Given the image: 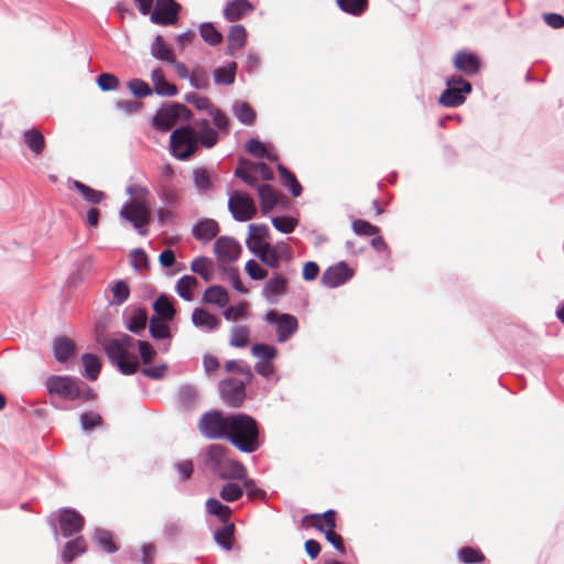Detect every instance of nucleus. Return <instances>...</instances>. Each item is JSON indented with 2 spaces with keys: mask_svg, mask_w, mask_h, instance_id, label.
<instances>
[{
  "mask_svg": "<svg viewBox=\"0 0 564 564\" xmlns=\"http://www.w3.org/2000/svg\"><path fill=\"white\" fill-rule=\"evenodd\" d=\"M226 438L240 452H256L260 446L257 421L245 413L230 414Z\"/></svg>",
  "mask_w": 564,
  "mask_h": 564,
  "instance_id": "nucleus-1",
  "label": "nucleus"
},
{
  "mask_svg": "<svg viewBox=\"0 0 564 564\" xmlns=\"http://www.w3.org/2000/svg\"><path fill=\"white\" fill-rule=\"evenodd\" d=\"M134 343L131 336L122 334L118 338L106 340L104 344V349L109 360L116 365L123 375H133L139 368L137 355L130 352Z\"/></svg>",
  "mask_w": 564,
  "mask_h": 564,
  "instance_id": "nucleus-2",
  "label": "nucleus"
},
{
  "mask_svg": "<svg viewBox=\"0 0 564 564\" xmlns=\"http://www.w3.org/2000/svg\"><path fill=\"white\" fill-rule=\"evenodd\" d=\"M45 386L50 394H57L66 400H91L95 397L89 387L68 376H51Z\"/></svg>",
  "mask_w": 564,
  "mask_h": 564,
  "instance_id": "nucleus-3",
  "label": "nucleus"
},
{
  "mask_svg": "<svg viewBox=\"0 0 564 564\" xmlns=\"http://www.w3.org/2000/svg\"><path fill=\"white\" fill-rule=\"evenodd\" d=\"M170 147L173 156L187 160L197 151V131L189 126L175 129L170 137Z\"/></svg>",
  "mask_w": 564,
  "mask_h": 564,
  "instance_id": "nucleus-4",
  "label": "nucleus"
},
{
  "mask_svg": "<svg viewBox=\"0 0 564 564\" xmlns=\"http://www.w3.org/2000/svg\"><path fill=\"white\" fill-rule=\"evenodd\" d=\"M229 421L230 415H224L220 411L212 410L200 416L197 429L208 440H224L228 434Z\"/></svg>",
  "mask_w": 564,
  "mask_h": 564,
  "instance_id": "nucleus-5",
  "label": "nucleus"
},
{
  "mask_svg": "<svg viewBox=\"0 0 564 564\" xmlns=\"http://www.w3.org/2000/svg\"><path fill=\"white\" fill-rule=\"evenodd\" d=\"M120 217L129 221L141 236L148 234L147 226L151 221V213L144 202L130 200L119 213Z\"/></svg>",
  "mask_w": 564,
  "mask_h": 564,
  "instance_id": "nucleus-6",
  "label": "nucleus"
},
{
  "mask_svg": "<svg viewBox=\"0 0 564 564\" xmlns=\"http://www.w3.org/2000/svg\"><path fill=\"white\" fill-rule=\"evenodd\" d=\"M228 209L232 218L240 223L251 220L257 215L253 198L242 191H234L229 195Z\"/></svg>",
  "mask_w": 564,
  "mask_h": 564,
  "instance_id": "nucleus-7",
  "label": "nucleus"
},
{
  "mask_svg": "<svg viewBox=\"0 0 564 564\" xmlns=\"http://www.w3.org/2000/svg\"><path fill=\"white\" fill-rule=\"evenodd\" d=\"M447 88L441 94L438 102L445 107H458L471 91V85L462 76H453L446 80Z\"/></svg>",
  "mask_w": 564,
  "mask_h": 564,
  "instance_id": "nucleus-8",
  "label": "nucleus"
},
{
  "mask_svg": "<svg viewBox=\"0 0 564 564\" xmlns=\"http://www.w3.org/2000/svg\"><path fill=\"white\" fill-rule=\"evenodd\" d=\"M265 321L275 325L279 343H285L299 329L297 318L291 314L269 311L265 314Z\"/></svg>",
  "mask_w": 564,
  "mask_h": 564,
  "instance_id": "nucleus-9",
  "label": "nucleus"
},
{
  "mask_svg": "<svg viewBox=\"0 0 564 564\" xmlns=\"http://www.w3.org/2000/svg\"><path fill=\"white\" fill-rule=\"evenodd\" d=\"M181 9V4L175 0H156L150 20L158 25H174L178 21Z\"/></svg>",
  "mask_w": 564,
  "mask_h": 564,
  "instance_id": "nucleus-10",
  "label": "nucleus"
},
{
  "mask_svg": "<svg viewBox=\"0 0 564 564\" xmlns=\"http://www.w3.org/2000/svg\"><path fill=\"white\" fill-rule=\"evenodd\" d=\"M251 251L257 254L261 262L273 269L279 268L281 254H290L291 252L288 245L272 247L270 243L251 246Z\"/></svg>",
  "mask_w": 564,
  "mask_h": 564,
  "instance_id": "nucleus-11",
  "label": "nucleus"
},
{
  "mask_svg": "<svg viewBox=\"0 0 564 564\" xmlns=\"http://www.w3.org/2000/svg\"><path fill=\"white\" fill-rule=\"evenodd\" d=\"M183 113H189V110L181 104L161 108L154 116L152 124L158 130L167 131L176 123L177 118Z\"/></svg>",
  "mask_w": 564,
  "mask_h": 564,
  "instance_id": "nucleus-12",
  "label": "nucleus"
},
{
  "mask_svg": "<svg viewBox=\"0 0 564 564\" xmlns=\"http://www.w3.org/2000/svg\"><path fill=\"white\" fill-rule=\"evenodd\" d=\"M352 275L354 270L349 268L346 262L341 261L327 268L321 281L323 285L333 289L346 283Z\"/></svg>",
  "mask_w": 564,
  "mask_h": 564,
  "instance_id": "nucleus-13",
  "label": "nucleus"
},
{
  "mask_svg": "<svg viewBox=\"0 0 564 564\" xmlns=\"http://www.w3.org/2000/svg\"><path fill=\"white\" fill-rule=\"evenodd\" d=\"M58 522L62 534L65 538H69L75 533L83 530L85 524L84 517L74 509L64 508L61 509L58 514Z\"/></svg>",
  "mask_w": 564,
  "mask_h": 564,
  "instance_id": "nucleus-14",
  "label": "nucleus"
},
{
  "mask_svg": "<svg viewBox=\"0 0 564 564\" xmlns=\"http://www.w3.org/2000/svg\"><path fill=\"white\" fill-rule=\"evenodd\" d=\"M223 400L232 408H238L245 400V383L237 379H227L220 382Z\"/></svg>",
  "mask_w": 564,
  "mask_h": 564,
  "instance_id": "nucleus-15",
  "label": "nucleus"
},
{
  "mask_svg": "<svg viewBox=\"0 0 564 564\" xmlns=\"http://www.w3.org/2000/svg\"><path fill=\"white\" fill-rule=\"evenodd\" d=\"M215 253L218 259L224 262H234L236 261L242 249L241 246L234 238L230 237H219L215 242Z\"/></svg>",
  "mask_w": 564,
  "mask_h": 564,
  "instance_id": "nucleus-16",
  "label": "nucleus"
},
{
  "mask_svg": "<svg viewBox=\"0 0 564 564\" xmlns=\"http://www.w3.org/2000/svg\"><path fill=\"white\" fill-rule=\"evenodd\" d=\"M453 65L457 70L464 73L465 75L473 76L479 72L481 67V61L476 54L471 52L459 51L453 57Z\"/></svg>",
  "mask_w": 564,
  "mask_h": 564,
  "instance_id": "nucleus-17",
  "label": "nucleus"
},
{
  "mask_svg": "<svg viewBox=\"0 0 564 564\" xmlns=\"http://www.w3.org/2000/svg\"><path fill=\"white\" fill-rule=\"evenodd\" d=\"M336 511L330 509L324 513L307 514L302 521L307 522L311 527L325 534L336 529Z\"/></svg>",
  "mask_w": 564,
  "mask_h": 564,
  "instance_id": "nucleus-18",
  "label": "nucleus"
},
{
  "mask_svg": "<svg viewBox=\"0 0 564 564\" xmlns=\"http://www.w3.org/2000/svg\"><path fill=\"white\" fill-rule=\"evenodd\" d=\"M219 230L220 227L215 219L204 218L194 225L192 234L198 241L208 242L219 234Z\"/></svg>",
  "mask_w": 564,
  "mask_h": 564,
  "instance_id": "nucleus-19",
  "label": "nucleus"
},
{
  "mask_svg": "<svg viewBox=\"0 0 564 564\" xmlns=\"http://www.w3.org/2000/svg\"><path fill=\"white\" fill-rule=\"evenodd\" d=\"M254 10L249 0H231L224 9V15L229 22H235Z\"/></svg>",
  "mask_w": 564,
  "mask_h": 564,
  "instance_id": "nucleus-20",
  "label": "nucleus"
},
{
  "mask_svg": "<svg viewBox=\"0 0 564 564\" xmlns=\"http://www.w3.org/2000/svg\"><path fill=\"white\" fill-rule=\"evenodd\" d=\"M216 473L223 479L243 480L247 477V469L245 466L230 456L224 462Z\"/></svg>",
  "mask_w": 564,
  "mask_h": 564,
  "instance_id": "nucleus-21",
  "label": "nucleus"
},
{
  "mask_svg": "<svg viewBox=\"0 0 564 564\" xmlns=\"http://www.w3.org/2000/svg\"><path fill=\"white\" fill-rule=\"evenodd\" d=\"M23 142L35 156H40L46 147L43 133L36 128L24 131Z\"/></svg>",
  "mask_w": 564,
  "mask_h": 564,
  "instance_id": "nucleus-22",
  "label": "nucleus"
},
{
  "mask_svg": "<svg viewBox=\"0 0 564 564\" xmlns=\"http://www.w3.org/2000/svg\"><path fill=\"white\" fill-rule=\"evenodd\" d=\"M260 207L263 215H268L278 204V194L270 184L257 186Z\"/></svg>",
  "mask_w": 564,
  "mask_h": 564,
  "instance_id": "nucleus-23",
  "label": "nucleus"
},
{
  "mask_svg": "<svg viewBox=\"0 0 564 564\" xmlns=\"http://www.w3.org/2000/svg\"><path fill=\"white\" fill-rule=\"evenodd\" d=\"M203 302L206 304L225 307L229 303V295L225 288L220 285H212L205 290Z\"/></svg>",
  "mask_w": 564,
  "mask_h": 564,
  "instance_id": "nucleus-24",
  "label": "nucleus"
},
{
  "mask_svg": "<svg viewBox=\"0 0 564 564\" xmlns=\"http://www.w3.org/2000/svg\"><path fill=\"white\" fill-rule=\"evenodd\" d=\"M246 40H247L246 29L241 24L232 25L227 35L228 53L232 55L237 51L241 50L246 44Z\"/></svg>",
  "mask_w": 564,
  "mask_h": 564,
  "instance_id": "nucleus-25",
  "label": "nucleus"
},
{
  "mask_svg": "<svg viewBox=\"0 0 564 564\" xmlns=\"http://www.w3.org/2000/svg\"><path fill=\"white\" fill-rule=\"evenodd\" d=\"M286 285L288 280L284 276L278 274L267 282L265 286L263 288V295L270 302H274L276 297L285 293Z\"/></svg>",
  "mask_w": 564,
  "mask_h": 564,
  "instance_id": "nucleus-26",
  "label": "nucleus"
},
{
  "mask_svg": "<svg viewBox=\"0 0 564 564\" xmlns=\"http://www.w3.org/2000/svg\"><path fill=\"white\" fill-rule=\"evenodd\" d=\"M151 79L154 85V90L158 95L161 96H175L177 94V88L174 84L169 83L164 73L161 68H155L151 73Z\"/></svg>",
  "mask_w": 564,
  "mask_h": 564,
  "instance_id": "nucleus-27",
  "label": "nucleus"
},
{
  "mask_svg": "<svg viewBox=\"0 0 564 564\" xmlns=\"http://www.w3.org/2000/svg\"><path fill=\"white\" fill-rule=\"evenodd\" d=\"M192 322L196 327L206 328L207 330H214L219 326V319L217 316L210 314L205 308H195L192 313Z\"/></svg>",
  "mask_w": 564,
  "mask_h": 564,
  "instance_id": "nucleus-28",
  "label": "nucleus"
},
{
  "mask_svg": "<svg viewBox=\"0 0 564 564\" xmlns=\"http://www.w3.org/2000/svg\"><path fill=\"white\" fill-rule=\"evenodd\" d=\"M53 349L56 360L65 362L75 354L76 346L72 339L67 337H58L54 340Z\"/></svg>",
  "mask_w": 564,
  "mask_h": 564,
  "instance_id": "nucleus-29",
  "label": "nucleus"
},
{
  "mask_svg": "<svg viewBox=\"0 0 564 564\" xmlns=\"http://www.w3.org/2000/svg\"><path fill=\"white\" fill-rule=\"evenodd\" d=\"M87 544L83 536H77L68 541L63 550L62 560L64 563L69 564L76 556L86 552Z\"/></svg>",
  "mask_w": 564,
  "mask_h": 564,
  "instance_id": "nucleus-30",
  "label": "nucleus"
},
{
  "mask_svg": "<svg viewBox=\"0 0 564 564\" xmlns=\"http://www.w3.org/2000/svg\"><path fill=\"white\" fill-rule=\"evenodd\" d=\"M216 543L226 551L232 550L235 541V524L232 522L226 523L218 528L214 533Z\"/></svg>",
  "mask_w": 564,
  "mask_h": 564,
  "instance_id": "nucleus-31",
  "label": "nucleus"
},
{
  "mask_svg": "<svg viewBox=\"0 0 564 564\" xmlns=\"http://www.w3.org/2000/svg\"><path fill=\"white\" fill-rule=\"evenodd\" d=\"M208 464L217 471L224 462L229 457V449L220 444L209 445L206 449Z\"/></svg>",
  "mask_w": 564,
  "mask_h": 564,
  "instance_id": "nucleus-32",
  "label": "nucleus"
},
{
  "mask_svg": "<svg viewBox=\"0 0 564 564\" xmlns=\"http://www.w3.org/2000/svg\"><path fill=\"white\" fill-rule=\"evenodd\" d=\"M151 54L153 57L166 62V63H174L175 62V55L171 47H169L162 35H156L152 45H151Z\"/></svg>",
  "mask_w": 564,
  "mask_h": 564,
  "instance_id": "nucleus-33",
  "label": "nucleus"
},
{
  "mask_svg": "<svg viewBox=\"0 0 564 564\" xmlns=\"http://www.w3.org/2000/svg\"><path fill=\"white\" fill-rule=\"evenodd\" d=\"M278 172L280 174L282 185L288 187L294 197H299L302 194L303 188L296 176L282 164L278 165Z\"/></svg>",
  "mask_w": 564,
  "mask_h": 564,
  "instance_id": "nucleus-34",
  "label": "nucleus"
},
{
  "mask_svg": "<svg viewBox=\"0 0 564 564\" xmlns=\"http://www.w3.org/2000/svg\"><path fill=\"white\" fill-rule=\"evenodd\" d=\"M198 286V281L193 275L182 276L175 285L176 293L185 301L194 299V290Z\"/></svg>",
  "mask_w": 564,
  "mask_h": 564,
  "instance_id": "nucleus-35",
  "label": "nucleus"
},
{
  "mask_svg": "<svg viewBox=\"0 0 564 564\" xmlns=\"http://www.w3.org/2000/svg\"><path fill=\"white\" fill-rule=\"evenodd\" d=\"M191 270L206 282L212 281L214 275L213 261L206 257L195 258L191 263Z\"/></svg>",
  "mask_w": 564,
  "mask_h": 564,
  "instance_id": "nucleus-36",
  "label": "nucleus"
},
{
  "mask_svg": "<svg viewBox=\"0 0 564 564\" xmlns=\"http://www.w3.org/2000/svg\"><path fill=\"white\" fill-rule=\"evenodd\" d=\"M154 312L163 319L172 321L175 315L173 302L166 295H160L153 303Z\"/></svg>",
  "mask_w": 564,
  "mask_h": 564,
  "instance_id": "nucleus-37",
  "label": "nucleus"
},
{
  "mask_svg": "<svg viewBox=\"0 0 564 564\" xmlns=\"http://www.w3.org/2000/svg\"><path fill=\"white\" fill-rule=\"evenodd\" d=\"M250 340V328L247 325H236L230 329L229 344L236 348H243Z\"/></svg>",
  "mask_w": 564,
  "mask_h": 564,
  "instance_id": "nucleus-38",
  "label": "nucleus"
},
{
  "mask_svg": "<svg viewBox=\"0 0 564 564\" xmlns=\"http://www.w3.org/2000/svg\"><path fill=\"white\" fill-rule=\"evenodd\" d=\"M73 187L83 196V198L94 205H97L102 202L105 198V193L101 191H97L95 188L89 187L88 185L74 181Z\"/></svg>",
  "mask_w": 564,
  "mask_h": 564,
  "instance_id": "nucleus-39",
  "label": "nucleus"
},
{
  "mask_svg": "<svg viewBox=\"0 0 564 564\" xmlns=\"http://www.w3.org/2000/svg\"><path fill=\"white\" fill-rule=\"evenodd\" d=\"M218 141V133L209 127V122L204 119L199 122V131H197V142L206 148L214 147Z\"/></svg>",
  "mask_w": 564,
  "mask_h": 564,
  "instance_id": "nucleus-40",
  "label": "nucleus"
},
{
  "mask_svg": "<svg viewBox=\"0 0 564 564\" xmlns=\"http://www.w3.org/2000/svg\"><path fill=\"white\" fill-rule=\"evenodd\" d=\"M82 361H83V365L85 368L86 377L89 380L95 381L100 373V369H101L100 359L96 355L84 354L82 357Z\"/></svg>",
  "mask_w": 564,
  "mask_h": 564,
  "instance_id": "nucleus-41",
  "label": "nucleus"
},
{
  "mask_svg": "<svg viewBox=\"0 0 564 564\" xmlns=\"http://www.w3.org/2000/svg\"><path fill=\"white\" fill-rule=\"evenodd\" d=\"M234 113L238 120L243 124H253L256 120V111L248 102H237L234 106Z\"/></svg>",
  "mask_w": 564,
  "mask_h": 564,
  "instance_id": "nucleus-42",
  "label": "nucleus"
},
{
  "mask_svg": "<svg viewBox=\"0 0 564 564\" xmlns=\"http://www.w3.org/2000/svg\"><path fill=\"white\" fill-rule=\"evenodd\" d=\"M269 236V228L267 225H249V238L247 241L248 248L258 243H265L263 240Z\"/></svg>",
  "mask_w": 564,
  "mask_h": 564,
  "instance_id": "nucleus-43",
  "label": "nucleus"
},
{
  "mask_svg": "<svg viewBox=\"0 0 564 564\" xmlns=\"http://www.w3.org/2000/svg\"><path fill=\"white\" fill-rule=\"evenodd\" d=\"M337 4L346 13L361 15L368 8V0H337Z\"/></svg>",
  "mask_w": 564,
  "mask_h": 564,
  "instance_id": "nucleus-44",
  "label": "nucleus"
},
{
  "mask_svg": "<svg viewBox=\"0 0 564 564\" xmlns=\"http://www.w3.org/2000/svg\"><path fill=\"white\" fill-rule=\"evenodd\" d=\"M208 513L216 516L221 521H227L231 516V509L219 502L217 499L210 498L206 501Z\"/></svg>",
  "mask_w": 564,
  "mask_h": 564,
  "instance_id": "nucleus-45",
  "label": "nucleus"
},
{
  "mask_svg": "<svg viewBox=\"0 0 564 564\" xmlns=\"http://www.w3.org/2000/svg\"><path fill=\"white\" fill-rule=\"evenodd\" d=\"M458 558L466 564L482 563L486 556L479 549L473 546H464L458 552Z\"/></svg>",
  "mask_w": 564,
  "mask_h": 564,
  "instance_id": "nucleus-46",
  "label": "nucleus"
},
{
  "mask_svg": "<svg viewBox=\"0 0 564 564\" xmlns=\"http://www.w3.org/2000/svg\"><path fill=\"white\" fill-rule=\"evenodd\" d=\"M94 539L97 544L107 553H115L118 549L113 541L112 534L107 530H96Z\"/></svg>",
  "mask_w": 564,
  "mask_h": 564,
  "instance_id": "nucleus-47",
  "label": "nucleus"
},
{
  "mask_svg": "<svg viewBox=\"0 0 564 564\" xmlns=\"http://www.w3.org/2000/svg\"><path fill=\"white\" fill-rule=\"evenodd\" d=\"M199 33L203 40L209 45L215 46L223 41L221 33L212 23H203L199 26Z\"/></svg>",
  "mask_w": 564,
  "mask_h": 564,
  "instance_id": "nucleus-48",
  "label": "nucleus"
},
{
  "mask_svg": "<svg viewBox=\"0 0 564 564\" xmlns=\"http://www.w3.org/2000/svg\"><path fill=\"white\" fill-rule=\"evenodd\" d=\"M237 65L231 63L227 66L219 67L214 73V78L217 84L230 85L235 82Z\"/></svg>",
  "mask_w": 564,
  "mask_h": 564,
  "instance_id": "nucleus-49",
  "label": "nucleus"
},
{
  "mask_svg": "<svg viewBox=\"0 0 564 564\" xmlns=\"http://www.w3.org/2000/svg\"><path fill=\"white\" fill-rule=\"evenodd\" d=\"M147 321V311L144 308H137L130 317L128 329L134 334H139L141 330L145 328Z\"/></svg>",
  "mask_w": 564,
  "mask_h": 564,
  "instance_id": "nucleus-50",
  "label": "nucleus"
},
{
  "mask_svg": "<svg viewBox=\"0 0 564 564\" xmlns=\"http://www.w3.org/2000/svg\"><path fill=\"white\" fill-rule=\"evenodd\" d=\"M150 334L155 339H165L171 336L169 325L159 317H152L149 326Z\"/></svg>",
  "mask_w": 564,
  "mask_h": 564,
  "instance_id": "nucleus-51",
  "label": "nucleus"
},
{
  "mask_svg": "<svg viewBox=\"0 0 564 564\" xmlns=\"http://www.w3.org/2000/svg\"><path fill=\"white\" fill-rule=\"evenodd\" d=\"M249 305L246 301H240L238 304L227 307L223 315L227 321H238L248 316Z\"/></svg>",
  "mask_w": 564,
  "mask_h": 564,
  "instance_id": "nucleus-52",
  "label": "nucleus"
},
{
  "mask_svg": "<svg viewBox=\"0 0 564 564\" xmlns=\"http://www.w3.org/2000/svg\"><path fill=\"white\" fill-rule=\"evenodd\" d=\"M246 149L251 155H253L256 158L268 159V160L276 159L275 156H272L269 153L267 147L258 139H250L246 144Z\"/></svg>",
  "mask_w": 564,
  "mask_h": 564,
  "instance_id": "nucleus-53",
  "label": "nucleus"
},
{
  "mask_svg": "<svg viewBox=\"0 0 564 564\" xmlns=\"http://www.w3.org/2000/svg\"><path fill=\"white\" fill-rule=\"evenodd\" d=\"M251 352L259 360H273L278 356L276 348L268 344L253 345Z\"/></svg>",
  "mask_w": 564,
  "mask_h": 564,
  "instance_id": "nucleus-54",
  "label": "nucleus"
},
{
  "mask_svg": "<svg viewBox=\"0 0 564 564\" xmlns=\"http://www.w3.org/2000/svg\"><path fill=\"white\" fill-rule=\"evenodd\" d=\"M111 292L113 295L112 304L116 305H121L122 303H124L130 295L129 285L122 280L117 281L111 286Z\"/></svg>",
  "mask_w": 564,
  "mask_h": 564,
  "instance_id": "nucleus-55",
  "label": "nucleus"
},
{
  "mask_svg": "<svg viewBox=\"0 0 564 564\" xmlns=\"http://www.w3.org/2000/svg\"><path fill=\"white\" fill-rule=\"evenodd\" d=\"M242 488L234 482H228L223 486L219 496L221 499H224L227 502H234L237 501L242 497Z\"/></svg>",
  "mask_w": 564,
  "mask_h": 564,
  "instance_id": "nucleus-56",
  "label": "nucleus"
},
{
  "mask_svg": "<svg viewBox=\"0 0 564 564\" xmlns=\"http://www.w3.org/2000/svg\"><path fill=\"white\" fill-rule=\"evenodd\" d=\"M128 88L137 98H144L152 94L149 84L142 79L133 78L128 82Z\"/></svg>",
  "mask_w": 564,
  "mask_h": 564,
  "instance_id": "nucleus-57",
  "label": "nucleus"
},
{
  "mask_svg": "<svg viewBox=\"0 0 564 564\" xmlns=\"http://www.w3.org/2000/svg\"><path fill=\"white\" fill-rule=\"evenodd\" d=\"M193 180L195 186L202 192H206L212 187V177L206 169L200 167L194 170Z\"/></svg>",
  "mask_w": 564,
  "mask_h": 564,
  "instance_id": "nucleus-58",
  "label": "nucleus"
},
{
  "mask_svg": "<svg viewBox=\"0 0 564 564\" xmlns=\"http://www.w3.org/2000/svg\"><path fill=\"white\" fill-rule=\"evenodd\" d=\"M159 196L167 204H176L180 200L181 194L172 184L164 183L159 188Z\"/></svg>",
  "mask_w": 564,
  "mask_h": 564,
  "instance_id": "nucleus-59",
  "label": "nucleus"
},
{
  "mask_svg": "<svg viewBox=\"0 0 564 564\" xmlns=\"http://www.w3.org/2000/svg\"><path fill=\"white\" fill-rule=\"evenodd\" d=\"M352 230L359 236H376L379 234V227L364 220L356 219L351 224Z\"/></svg>",
  "mask_w": 564,
  "mask_h": 564,
  "instance_id": "nucleus-60",
  "label": "nucleus"
},
{
  "mask_svg": "<svg viewBox=\"0 0 564 564\" xmlns=\"http://www.w3.org/2000/svg\"><path fill=\"white\" fill-rule=\"evenodd\" d=\"M98 87L104 91L116 90L120 86L119 78L110 73H102L97 77Z\"/></svg>",
  "mask_w": 564,
  "mask_h": 564,
  "instance_id": "nucleus-61",
  "label": "nucleus"
},
{
  "mask_svg": "<svg viewBox=\"0 0 564 564\" xmlns=\"http://www.w3.org/2000/svg\"><path fill=\"white\" fill-rule=\"evenodd\" d=\"M184 99L186 102L195 106L198 110H208L210 112V109L214 108V105L209 98L197 95L195 93L185 95Z\"/></svg>",
  "mask_w": 564,
  "mask_h": 564,
  "instance_id": "nucleus-62",
  "label": "nucleus"
},
{
  "mask_svg": "<svg viewBox=\"0 0 564 564\" xmlns=\"http://www.w3.org/2000/svg\"><path fill=\"white\" fill-rule=\"evenodd\" d=\"M191 85L196 89H205L208 87V75L203 68H195L191 72Z\"/></svg>",
  "mask_w": 564,
  "mask_h": 564,
  "instance_id": "nucleus-63",
  "label": "nucleus"
},
{
  "mask_svg": "<svg viewBox=\"0 0 564 564\" xmlns=\"http://www.w3.org/2000/svg\"><path fill=\"white\" fill-rule=\"evenodd\" d=\"M274 228L283 234L292 232L296 227V219L293 217H274L272 218Z\"/></svg>",
  "mask_w": 564,
  "mask_h": 564,
  "instance_id": "nucleus-64",
  "label": "nucleus"
}]
</instances>
